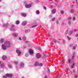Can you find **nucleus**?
Here are the masks:
<instances>
[{"mask_svg": "<svg viewBox=\"0 0 78 78\" xmlns=\"http://www.w3.org/2000/svg\"><path fill=\"white\" fill-rule=\"evenodd\" d=\"M72 46H73V44H71L70 46L72 47Z\"/></svg>", "mask_w": 78, "mask_h": 78, "instance_id": "50", "label": "nucleus"}, {"mask_svg": "<svg viewBox=\"0 0 78 78\" xmlns=\"http://www.w3.org/2000/svg\"><path fill=\"white\" fill-rule=\"evenodd\" d=\"M78 77V76L76 75L75 76V78H77Z\"/></svg>", "mask_w": 78, "mask_h": 78, "instance_id": "44", "label": "nucleus"}, {"mask_svg": "<svg viewBox=\"0 0 78 78\" xmlns=\"http://www.w3.org/2000/svg\"><path fill=\"white\" fill-rule=\"evenodd\" d=\"M5 44H3L2 45V47L3 50H6V47L9 48L11 47L10 45V42L8 41H6L4 43Z\"/></svg>", "mask_w": 78, "mask_h": 78, "instance_id": "1", "label": "nucleus"}, {"mask_svg": "<svg viewBox=\"0 0 78 78\" xmlns=\"http://www.w3.org/2000/svg\"><path fill=\"white\" fill-rule=\"evenodd\" d=\"M28 42V41H26L25 42V43H27Z\"/></svg>", "mask_w": 78, "mask_h": 78, "instance_id": "48", "label": "nucleus"}, {"mask_svg": "<svg viewBox=\"0 0 78 78\" xmlns=\"http://www.w3.org/2000/svg\"><path fill=\"white\" fill-rule=\"evenodd\" d=\"M3 78H7V76H3Z\"/></svg>", "mask_w": 78, "mask_h": 78, "instance_id": "38", "label": "nucleus"}, {"mask_svg": "<svg viewBox=\"0 0 78 78\" xmlns=\"http://www.w3.org/2000/svg\"><path fill=\"white\" fill-rule=\"evenodd\" d=\"M23 39V40L25 41L26 40V37L25 36H24Z\"/></svg>", "mask_w": 78, "mask_h": 78, "instance_id": "22", "label": "nucleus"}, {"mask_svg": "<svg viewBox=\"0 0 78 78\" xmlns=\"http://www.w3.org/2000/svg\"><path fill=\"white\" fill-rule=\"evenodd\" d=\"M8 66H9V68H11V65H8Z\"/></svg>", "mask_w": 78, "mask_h": 78, "instance_id": "35", "label": "nucleus"}, {"mask_svg": "<svg viewBox=\"0 0 78 78\" xmlns=\"http://www.w3.org/2000/svg\"><path fill=\"white\" fill-rule=\"evenodd\" d=\"M73 50H75V48H76V47L75 46H73Z\"/></svg>", "mask_w": 78, "mask_h": 78, "instance_id": "33", "label": "nucleus"}, {"mask_svg": "<svg viewBox=\"0 0 78 78\" xmlns=\"http://www.w3.org/2000/svg\"><path fill=\"white\" fill-rule=\"evenodd\" d=\"M36 13L37 14H39L40 13L39 11L37 10L36 11Z\"/></svg>", "mask_w": 78, "mask_h": 78, "instance_id": "23", "label": "nucleus"}, {"mask_svg": "<svg viewBox=\"0 0 78 78\" xmlns=\"http://www.w3.org/2000/svg\"><path fill=\"white\" fill-rule=\"evenodd\" d=\"M3 66H4L3 65V64H1V67H3Z\"/></svg>", "mask_w": 78, "mask_h": 78, "instance_id": "40", "label": "nucleus"}, {"mask_svg": "<svg viewBox=\"0 0 78 78\" xmlns=\"http://www.w3.org/2000/svg\"><path fill=\"white\" fill-rule=\"evenodd\" d=\"M60 13L61 14H64V11H61L60 12Z\"/></svg>", "mask_w": 78, "mask_h": 78, "instance_id": "31", "label": "nucleus"}, {"mask_svg": "<svg viewBox=\"0 0 78 78\" xmlns=\"http://www.w3.org/2000/svg\"><path fill=\"white\" fill-rule=\"evenodd\" d=\"M18 63H19V62H17L16 61L15 62V63L16 65H17V64H18Z\"/></svg>", "mask_w": 78, "mask_h": 78, "instance_id": "26", "label": "nucleus"}, {"mask_svg": "<svg viewBox=\"0 0 78 78\" xmlns=\"http://www.w3.org/2000/svg\"><path fill=\"white\" fill-rule=\"evenodd\" d=\"M45 55H44L42 58L44 60L45 59Z\"/></svg>", "mask_w": 78, "mask_h": 78, "instance_id": "32", "label": "nucleus"}, {"mask_svg": "<svg viewBox=\"0 0 78 78\" xmlns=\"http://www.w3.org/2000/svg\"><path fill=\"white\" fill-rule=\"evenodd\" d=\"M72 33H73V31H72V32L71 33V32H70V33H69V34H70V35H71V34H72Z\"/></svg>", "mask_w": 78, "mask_h": 78, "instance_id": "47", "label": "nucleus"}, {"mask_svg": "<svg viewBox=\"0 0 78 78\" xmlns=\"http://www.w3.org/2000/svg\"><path fill=\"white\" fill-rule=\"evenodd\" d=\"M6 76H7V77H12V74H6Z\"/></svg>", "mask_w": 78, "mask_h": 78, "instance_id": "5", "label": "nucleus"}, {"mask_svg": "<svg viewBox=\"0 0 78 78\" xmlns=\"http://www.w3.org/2000/svg\"><path fill=\"white\" fill-rule=\"evenodd\" d=\"M72 59H74V55H72Z\"/></svg>", "mask_w": 78, "mask_h": 78, "instance_id": "30", "label": "nucleus"}, {"mask_svg": "<svg viewBox=\"0 0 78 78\" xmlns=\"http://www.w3.org/2000/svg\"><path fill=\"white\" fill-rule=\"evenodd\" d=\"M47 78V76H44V78Z\"/></svg>", "mask_w": 78, "mask_h": 78, "instance_id": "49", "label": "nucleus"}, {"mask_svg": "<svg viewBox=\"0 0 78 78\" xmlns=\"http://www.w3.org/2000/svg\"><path fill=\"white\" fill-rule=\"evenodd\" d=\"M76 2H77V0H76Z\"/></svg>", "mask_w": 78, "mask_h": 78, "instance_id": "60", "label": "nucleus"}, {"mask_svg": "<svg viewBox=\"0 0 78 78\" xmlns=\"http://www.w3.org/2000/svg\"><path fill=\"white\" fill-rule=\"evenodd\" d=\"M53 41L55 42V43H56V40L55 39H53Z\"/></svg>", "mask_w": 78, "mask_h": 78, "instance_id": "25", "label": "nucleus"}, {"mask_svg": "<svg viewBox=\"0 0 78 78\" xmlns=\"http://www.w3.org/2000/svg\"><path fill=\"white\" fill-rule=\"evenodd\" d=\"M74 12V10H73V9H72L71 10H70V12L71 13H73V12Z\"/></svg>", "mask_w": 78, "mask_h": 78, "instance_id": "19", "label": "nucleus"}, {"mask_svg": "<svg viewBox=\"0 0 78 78\" xmlns=\"http://www.w3.org/2000/svg\"><path fill=\"white\" fill-rule=\"evenodd\" d=\"M34 66H39V62H36Z\"/></svg>", "mask_w": 78, "mask_h": 78, "instance_id": "7", "label": "nucleus"}, {"mask_svg": "<svg viewBox=\"0 0 78 78\" xmlns=\"http://www.w3.org/2000/svg\"><path fill=\"white\" fill-rule=\"evenodd\" d=\"M67 38L68 39V40H70V38L68 36H67Z\"/></svg>", "mask_w": 78, "mask_h": 78, "instance_id": "43", "label": "nucleus"}, {"mask_svg": "<svg viewBox=\"0 0 78 78\" xmlns=\"http://www.w3.org/2000/svg\"><path fill=\"white\" fill-rule=\"evenodd\" d=\"M71 62V60H70V59H68V63H70V62Z\"/></svg>", "mask_w": 78, "mask_h": 78, "instance_id": "20", "label": "nucleus"}, {"mask_svg": "<svg viewBox=\"0 0 78 78\" xmlns=\"http://www.w3.org/2000/svg\"><path fill=\"white\" fill-rule=\"evenodd\" d=\"M30 30H26L25 33H30Z\"/></svg>", "mask_w": 78, "mask_h": 78, "instance_id": "14", "label": "nucleus"}, {"mask_svg": "<svg viewBox=\"0 0 78 78\" xmlns=\"http://www.w3.org/2000/svg\"><path fill=\"white\" fill-rule=\"evenodd\" d=\"M21 78H25L24 77H23Z\"/></svg>", "mask_w": 78, "mask_h": 78, "instance_id": "58", "label": "nucleus"}, {"mask_svg": "<svg viewBox=\"0 0 78 78\" xmlns=\"http://www.w3.org/2000/svg\"><path fill=\"white\" fill-rule=\"evenodd\" d=\"M30 6H31V5L30 4H26L25 5V7H26V8H30Z\"/></svg>", "mask_w": 78, "mask_h": 78, "instance_id": "3", "label": "nucleus"}, {"mask_svg": "<svg viewBox=\"0 0 78 78\" xmlns=\"http://www.w3.org/2000/svg\"><path fill=\"white\" fill-rule=\"evenodd\" d=\"M76 37H78V34H76Z\"/></svg>", "mask_w": 78, "mask_h": 78, "instance_id": "42", "label": "nucleus"}, {"mask_svg": "<svg viewBox=\"0 0 78 78\" xmlns=\"http://www.w3.org/2000/svg\"><path fill=\"white\" fill-rule=\"evenodd\" d=\"M19 23H20V22L18 20H16V25H18V24H19Z\"/></svg>", "mask_w": 78, "mask_h": 78, "instance_id": "17", "label": "nucleus"}, {"mask_svg": "<svg viewBox=\"0 0 78 78\" xmlns=\"http://www.w3.org/2000/svg\"><path fill=\"white\" fill-rule=\"evenodd\" d=\"M29 53L30 55H32L33 53V50L31 49H29Z\"/></svg>", "mask_w": 78, "mask_h": 78, "instance_id": "10", "label": "nucleus"}, {"mask_svg": "<svg viewBox=\"0 0 78 78\" xmlns=\"http://www.w3.org/2000/svg\"><path fill=\"white\" fill-rule=\"evenodd\" d=\"M68 23L69 25H70V24H71V21H68Z\"/></svg>", "mask_w": 78, "mask_h": 78, "instance_id": "29", "label": "nucleus"}, {"mask_svg": "<svg viewBox=\"0 0 78 78\" xmlns=\"http://www.w3.org/2000/svg\"><path fill=\"white\" fill-rule=\"evenodd\" d=\"M14 36H18V34L17 33H15L14 34Z\"/></svg>", "mask_w": 78, "mask_h": 78, "instance_id": "24", "label": "nucleus"}, {"mask_svg": "<svg viewBox=\"0 0 78 78\" xmlns=\"http://www.w3.org/2000/svg\"><path fill=\"white\" fill-rule=\"evenodd\" d=\"M20 66L21 67H24V64L23 63H22L20 64Z\"/></svg>", "mask_w": 78, "mask_h": 78, "instance_id": "15", "label": "nucleus"}, {"mask_svg": "<svg viewBox=\"0 0 78 78\" xmlns=\"http://www.w3.org/2000/svg\"><path fill=\"white\" fill-rule=\"evenodd\" d=\"M52 14H55L56 13V10L55 9H53L52 11Z\"/></svg>", "mask_w": 78, "mask_h": 78, "instance_id": "9", "label": "nucleus"}, {"mask_svg": "<svg viewBox=\"0 0 78 78\" xmlns=\"http://www.w3.org/2000/svg\"><path fill=\"white\" fill-rule=\"evenodd\" d=\"M38 66L40 67H42L43 66V64L42 63H40L39 64H38Z\"/></svg>", "mask_w": 78, "mask_h": 78, "instance_id": "18", "label": "nucleus"}, {"mask_svg": "<svg viewBox=\"0 0 78 78\" xmlns=\"http://www.w3.org/2000/svg\"><path fill=\"white\" fill-rule=\"evenodd\" d=\"M19 39H20V40H21V38H20H20H19Z\"/></svg>", "mask_w": 78, "mask_h": 78, "instance_id": "56", "label": "nucleus"}, {"mask_svg": "<svg viewBox=\"0 0 78 78\" xmlns=\"http://www.w3.org/2000/svg\"><path fill=\"white\" fill-rule=\"evenodd\" d=\"M34 24H36L35 25H34L32 27V28H36L37 26V23L36 22H35L34 23Z\"/></svg>", "mask_w": 78, "mask_h": 78, "instance_id": "4", "label": "nucleus"}, {"mask_svg": "<svg viewBox=\"0 0 78 78\" xmlns=\"http://www.w3.org/2000/svg\"><path fill=\"white\" fill-rule=\"evenodd\" d=\"M62 61H64V60L62 59Z\"/></svg>", "mask_w": 78, "mask_h": 78, "instance_id": "59", "label": "nucleus"}, {"mask_svg": "<svg viewBox=\"0 0 78 78\" xmlns=\"http://www.w3.org/2000/svg\"><path fill=\"white\" fill-rule=\"evenodd\" d=\"M68 33V31L67 30H66V32H65V34H67V33Z\"/></svg>", "mask_w": 78, "mask_h": 78, "instance_id": "39", "label": "nucleus"}, {"mask_svg": "<svg viewBox=\"0 0 78 78\" xmlns=\"http://www.w3.org/2000/svg\"><path fill=\"white\" fill-rule=\"evenodd\" d=\"M48 70L49 72L50 73V69H49V68H48Z\"/></svg>", "mask_w": 78, "mask_h": 78, "instance_id": "36", "label": "nucleus"}, {"mask_svg": "<svg viewBox=\"0 0 78 78\" xmlns=\"http://www.w3.org/2000/svg\"><path fill=\"white\" fill-rule=\"evenodd\" d=\"M75 69H73V72L74 73H75Z\"/></svg>", "mask_w": 78, "mask_h": 78, "instance_id": "51", "label": "nucleus"}, {"mask_svg": "<svg viewBox=\"0 0 78 78\" xmlns=\"http://www.w3.org/2000/svg\"><path fill=\"white\" fill-rule=\"evenodd\" d=\"M76 19V18H75V17H74L73 19V20L74 21Z\"/></svg>", "mask_w": 78, "mask_h": 78, "instance_id": "34", "label": "nucleus"}, {"mask_svg": "<svg viewBox=\"0 0 78 78\" xmlns=\"http://www.w3.org/2000/svg\"><path fill=\"white\" fill-rule=\"evenodd\" d=\"M63 44H65V43H66V41H63Z\"/></svg>", "mask_w": 78, "mask_h": 78, "instance_id": "46", "label": "nucleus"}, {"mask_svg": "<svg viewBox=\"0 0 78 78\" xmlns=\"http://www.w3.org/2000/svg\"><path fill=\"white\" fill-rule=\"evenodd\" d=\"M5 26H8V24H6L5 25Z\"/></svg>", "mask_w": 78, "mask_h": 78, "instance_id": "53", "label": "nucleus"}, {"mask_svg": "<svg viewBox=\"0 0 78 78\" xmlns=\"http://www.w3.org/2000/svg\"><path fill=\"white\" fill-rule=\"evenodd\" d=\"M59 20H61V18H59L58 19Z\"/></svg>", "mask_w": 78, "mask_h": 78, "instance_id": "52", "label": "nucleus"}, {"mask_svg": "<svg viewBox=\"0 0 78 78\" xmlns=\"http://www.w3.org/2000/svg\"><path fill=\"white\" fill-rule=\"evenodd\" d=\"M13 31H16V30L14 29Z\"/></svg>", "mask_w": 78, "mask_h": 78, "instance_id": "57", "label": "nucleus"}, {"mask_svg": "<svg viewBox=\"0 0 78 78\" xmlns=\"http://www.w3.org/2000/svg\"><path fill=\"white\" fill-rule=\"evenodd\" d=\"M16 52L18 54V56H19V55H20L21 53V52H20V50H16Z\"/></svg>", "mask_w": 78, "mask_h": 78, "instance_id": "6", "label": "nucleus"}, {"mask_svg": "<svg viewBox=\"0 0 78 78\" xmlns=\"http://www.w3.org/2000/svg\"><path fill=\"white\" fill-rule=\"evenodd\" d=\"M38 50H41V48H38Z\"/></svg>", "mask_w": 78, "mask_h": 78, "instance_id": "55", "label": "nucleus"}, {"mask_svg": "<svg viewBox=\"0 0 78 78\" xmlns=\"http://www.w3.org/2000/svg\"><path fill=\"white\" fill-rule=\"evenodd\" d=\"M55 17H54V18H52L51 20V21H54L55 20Z\"/></svg>", "mask_w": 78, "mask_h": 78, "instance_id": "28", "label": "nucleus"}, {"mask_svg": "<svg viewBox=\"0 0 78 78\" xmlns=\"http://www.w3.org/2000/svg\"><path fill=\"white\" fill-rule=\"evenodd\" d=\"M27 23L26 21H23L22 23V25H23V26H24L26 25Z\"/></svg>", "mask_w": 78, "mask_h": 78, "instance_id": "8", "label": "nucleus"}, {"mask_svg": "<svg viewBox=\"0 0 78 78\" xmlns=\"http://www.w3.org/2000/svg\"><path fill=\"white\" fill-rule=\"evenodd\" d=\"M4 42V40L1 39L0 40V43H2Z\"/></svg>", "mask_w": 78, "mask_h": 78, "instance_id": "16", "label": "nucleus"}, {"mask_svg": "<svg viewBox=\"0 0 78 78\" xmlns=\"http://www.w3.org/2000/svg\"><path fill=\"white\" fill-rule=\"evenodd\" d=\"M41 57V54L39 53H37L36 55V58L37 59H39V58H40Z\"/></svg>", "mask_w": 78, "mask_h": 78, "instance_id": "2", "label": "nucleus"}, {"mask_svg": "<svg viewBox=\"0 0 78 78\" xmlns=\"http://www.w3.org/2000/svg\"><path fill=\"white\" fill-rule=\"evenodd\" d=\"M71 19L72 17H69L68 18V20H70Z\"/></svg>", "mask_w": 78, "mask_h": 78, "instance_id": "27", "label": "nucleus"}, {"mask_svg": "<svg viewBox=\"0 0 78 78\" xmlns=\"http://www.w3.org/2000/svg\"><path fill=\"white\" fill-rule=\"evenodd\" d=\"M1 2V0H0V2Z\"/></svg>", "mask_w": 78, "mask_h": 78, "instance_id": "61", "label": "nucleus"}, {"mask_svg": "<svg viewBox=\"0 0 78 78\" xmlns=\"http://www.w3.org/2000/svg\"><path fill=\"white\" fill-rule=\"evenodd\" d=\"M11 28H13V27H14V25H12L11 26Z\"/></svg>", "mask_w": 78, "mask_h": 78, "instance_id": "41", "label": "nucleus"}, {"mask_svg": "<svg viewBox=\"0 0 78 78\" xmlns=\"http://www.w3.org/2000/svg\"><path fill=\"white\" fill-rule=\"evenodd\" d=\"M74 66H75V63H73L71 66V67L72 69H73L74 68Z\"/></svg>", "mask_w": 78, "mask_h": 78, "instance_id": "12", "label": "nucleus"}, {"mask_svg": "<svg viewBox=\"0 0 78 78\" xmlns=\"http://www.w3.org/2000/svg\"><path fill=\"white\" fill-rule=\"evenodd\" d=\"M56 23L57 24H58L59 23V21H58V20H57L56 21Z\"/></svg>", "mask_w": 78, "mask_h": 78, "instance_id": "37", "label": "nucleus"}, {"mask_svg": "<svg viewBox=\"0 0 78 78\" xmlns=\"http://www.w3.org/2000/svg\"><path fill=\"white\" fill-rule=\"evenodd\" d=\"M25 56L26 57H28V53H27L25 54Z\"/></svg>", "mask_w": 78, "mask_h": 78, "instance_id": "21", "label": "nucleus"}, {"mask_svg": "<svg viewBox=\"0 0 78 78\" xmlns=\"http://www.w3.org/2000/svg\"><path fill=\"white\" fill-rule=\"evenodd\" d=\"M6 58H7L6 56H3L2 57V59L3 60H5V59H6Z\"/></svg>", "mask_w": 78, "mask_h": 78, "instance_id": "11", "label": "nucleus"}, {"mask_svg": "<svg viewBox=\"0 0 78 78\" xmlns=\"http://www.w3.org/2000/svg\"><path fill=\"white\" fill-rule=\"evenodd\" d=\"M74 31L75 32V31H76V29H74Z\"/></svg>", "mask_w": 78, "mask_h": 78, "instance_id": "54", "label": "nucleus"}, {"mask_svg": "<svg viewBox=\"0 0 78 78\" xmlns=\"http://www.w3.org/2000/svg\"><path fill=\"white\" fill-rule=\"evenodd\" d=\"M44 9H47V8L46 7H44Z\"/></svg>", "mask_w": 78, "mask_h": 78, "instance_id": "45", "label": "nucleus"}, {"mask_svg": "<svg viewBox=\"0 0 78 78\" xmlns=\"http://www.w3.org/2000/svg\"><path fill=\"white\" fill-rule=\"evenodd\" d=\"M1 63V62H0V64Z\"/></svg>", "mask_w": 78, "mask_h": 78, "instance_id": "62", "label": "nucleus"}, {"mask_svg": "<svg viewBox=\"0 0 78 78\" xmlns=\"http://www.w3.org/2000/svg\"><path fill=\"white\" fill-rule=\"evenodd\" d=\"M21 16H23L24 17H25L27 16V14L25 13H22L21 14Z\"/></svg>", "mask_w": 78, "mask_h": 78, "instance_id": "13", "label": "nucleus"}]
</instances>
